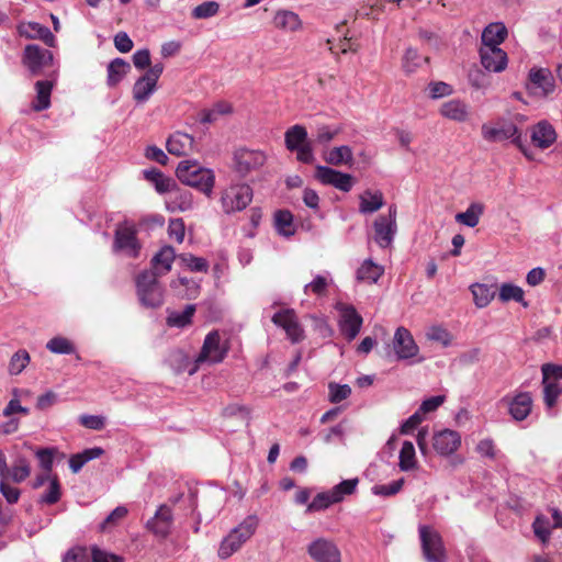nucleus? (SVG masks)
<instances>
[{"instance_id": "18", "label": "nucleus", "mask_w": 562, "mask_h": 562, "mask_svg": "<svg viewBox=\"0 0 562 562\" xmlns=\"http://www.w3.org/2000/svg\"><path fill=\"white\" fill-rule=\"evenodd\" d=\"M461 446V435L452 429H442L434 434L432 448L441 457L452 456Z\"/></svg>"}, {"instance_id": "27", "label": "nucleus", "mask_w": 562, "mask_h": 562, "mask_svg": "<svg viewBox=\"0 0 562 562\" xmlns=\"http://www.w3.org/2000/svg\"><path fill=\"white\" fill-rule=\"evenodd\" d=\"M557 138L553 126L547 121H540L532 128L531 140L539 148L550 147Z\"/></svg>"}, {"instance_id": "26", "label": "nucleus", "mask_w": 562, "mask_h": 562, "mask_svg": "<svg viewBox=\"0 0 562 562\" xmlns=\"http://www.w3.org/2000/svg\"><path fill=\"white\" fill-rule=\"evenodd\" d=\"M57 76V71H54L53 77ZM55 85V78L50 80H37L35 82L36 97L32 103V109L36 112L46 110L50 106V94Z\"/></svg>"}, {"instance_id": "50", "label": "nucleus", "mask_w": 562, "mask_h": 562, "mask_svg": "<svg viewBox=\"0 0 562 562\" xmlns=\"http://www.w3.org/2000/svg\"><path fill=\"white\" fill-rule=\"evenodd\" d=\"M127 513H128V510L125 506H117L100 524L99 529L102 532L111 530L112 528L117 526L127 516Z\"/></svg>"}, {"instance_id": "61", "label": "nucleus", "mask_w": 562, "mask_h": 562, "mask_svg": "<svg viewBox=\"0 0 562 562\" xmlns=\"http://www.w3.org/2000/svg\"><path fill=\"white\" fill-rule=\"evenodd\" d=\"M422 57L414 48H407L403 57V68L406 72L411 74L420 66Z\"/></svg>"}, {"instance_id": "58", "label": "nucleus", "mask_w": 562, "mask_h": 562, "mask_svg": "<svg viewBox=\"0 0 562 562\" xmlns=\"http://www.w3.org/2000/svg\"><path fill=\"white\" fill-rule=\"evenodd\" d=\"M404 485V479L393 481L390 484L374 485L371 488L372 494L389 497L397 494Z\"/></svg>"}, {"instance_id": "46", "label": "nucleus", "mask_w": 562, "mask_h": 562, "mask_svg": "<svg viewBox=\"0 0 562 562\" xmlns=\"http://www.w3.org/2000/svg\"><path fill=\"white\" fill-rule=\"evenodd\" d=\"M542 383L544 404L548 408H552L555 405L558 397L562 393V384L555 380L546 378H543Z\"/></svg>"}, {"instance_id": "16", "label": "nucleus", "mask_w": 562, "mask_h": 562, "mask_svg": "<svg viewBox=\"0 0 562 562\" xmlns=\"http://www.w3.org/2000/svg\"><path fill=\"white\" fill-rule=\"evenodd\" d=\"M315 178L321 183L326 186H333L334 188L342 192H349L355 184L351 175L344 173L341 171L322 165L316 166Z\"/></svg>"}, {"instance_id": "60", "label": "nucleus", "mask_w": 562, "mask_h": 562, "mask_svg": "<svg viewBox=\"0 0 562 562\" xmlns=\"http://www.w3.org/2000/svg\"><path fill=\"white\" fill-rule=\"evenodd\" d=\"M60 484L57 477H53L49 480L47 491L41 496V502L44 504H55L60 498Z\"/></svg>"}, {"instance_id": "25", "label": "nucleus", "mask_w": 562, "mask_h": 562, "mask_svg": "<svg viewBox=\"0 0 562 562\" xmlns=\"http://www.w3.org/2000/svg\"><path fill=\"white\" fill-rule=\"evenodd\" d=\"M482 136L487 142H499L514 137L519 138V133L517 126L513 123H506L501 126L483 124Z\"/></svg>"}, {"instance_id": "57", "label": "nucleus", "mask_w": 562, "mask_h": 562, "mask_svg": "<svg viewBox=\"0 0 562 562\" xmlns=\"http://www.w3.org/2000/svg\"><path fill=\"white\" fill-rule=\"evenodd\" d=\"M179 260L192 271L205 272L209 269V263L204 258L191 254H181Z\"/></svg>"}, {"instance_id": "42", "label": "nucleus", "mask_w": 562, "mask_h": 562, "mask_svg": "<svg viewBox=\"0 0 562 562\" xmlns=\"http://www.w3.org/2000/svg\"><path fill=\"white\" fill-rule=\"evenodd\" d=\"M170 286L177 292V294L181 297L186 299H194L199 293V284L183 277H179L173 280Z\"/></svg>"}, {"instance_id": "5", "label": "nucleus", "mask_w": 562, "mask_h": 562, "mask_svg": "<svg viewBox=\"0 0 562 562\" xmlns=\"http://www.w3.org/2000/svg\"><path fill=\"white\" fill-rule=\"evenodd\" d=\"M252 201V189L246 183H234L221 193V205L225 214L245 210Z\"/></svg>"}, {"instance_id": "7", "label": "nucleus", "mask_w": 562, "mask_h": 562, "mask_svg": "<svg viewBox=\"0 0 562 562\" xmlns=\"http://www.w3.org/2000/svg\"><path fill=\"white\" fill-rule=\"evenodd\" d=\"M423 554L427 562H446V552L439 532L430 527L422 525L418 528Z\"/></svg>"}, {"instance_id": "28", "label": "nucleus", "mask_w": 562, "mask_h": 562, "mask_svg": "<svg viewBox=\"0 0 562 562\" xmlns=\"http://www.w3.org/2000/svg\"><path fill=\"white\" fill-rule=\"evenodd\" d=\"M507 36V29L502 22L490 23L482 32L481 47H499Z\"/></svg>"}, {"instance_id": "52", "label": "nucleus", "mask_w": 562, "mask_h": 562, "mask_svg": "<svg viewBox=\"0 0 562 562\" xmlns=\"http://www.w3.org/2000/svg\"><path fill=\"white\" fill-rule=\"evenodd\" d=\"M220 12V3L216 1H205L196 5L191 15L193 19H210Z\"/></svg>"}, {"instance_id": "38", "label": "nucleus", "mask_w": 562, "mask_h": 562, "mask_svg": "<svg viewBox=\"0 0 562 562\" xmlns=\"http://www.w3.org/2000/svg\"><path fill=\"white\" fill-rule=\"evenodd\" d=\"M194 313V304L187 305L183 311H172L167 316V325L169 327L184 328L191 324Z\"/></svg>"}, {"instance_id": "17", "label": "nucleus", "mask_w": 562, "mask_h": 562, "mask_svg": "<svg viewBox=\"0 0 562 562\" xmlns=\"http://www.w3.org/2000/svg\"><path fill=\"white\" fill-rule=\"evenodd\" d=\"M508 414L516 422L525 420L531 413L533 401L529 392H519L514 395H506L502 398Z\"/></svg>"}, {"instance_id": "45", "label": "nucleus", "mask_w": 562, "mask_h": 562, "mask_svg": "<svg viewBox=\"0 0 562 562\" xmlns=\"http://www.w3.org/2000/svg\"><path fill=\"white\" fill-rule=\"evenodd\" d=\"M333 283L329 273L317 274L310 283L305 284V294H315L323 296L326 294L328 286Z\"/></svg>"}, {"instance_id": "63", "label": "nucleus", "mask_w": 562, "mask_h": 562, "mask_svg": "<svg viewBox=\"0 0 562 562\" xmlns=\"http://www.w3.org/2000/svg\"><path fill=\"white\" fill-rule=\"evenodd\" d=\"M79 423L88 429L101 430L105 426V418L99 415L83 414L79 416Z\"/></svg>"}, {"instance_id": "33", "label": "nucleus", "mask_w": 562, "mask_h": 562, "mask_svg": "<svg viewBox=\"0 0 562 562\" xmlns=\"http://www.w3.org/2000/svg\"><path fill=\"white\" fill-rule=\"evenodd\" d=\"M384 273V268L372 259H366L357 270V280L369 284L376 283Z\"/></svg>"}, {"instance_id": "31", "label": "nucleus", "mask_w": 562, "mask_h": 562, "mask_svg": "<svg viewBox=\"0 0 562 562\" xmlns=\"http://www.w3.org/2000/svg\"><path fill=\"white\" fill-rule=\"evenodd\" d=\"M323 159L331 166L352 165L353 153L347 145L336 146L323 153Z\"/></svg>"}, {"instance_id": "47", "label": "nucleus", "mask_w": 562, "mask_h": 562, "mask_svg": "<svg viewBox=\"0 0 562 562\" xmlns=\"http://www.w3.org/2000/svg\"><path fill=\"white\" fill-rule=\"evenodd\" d=\"M359 480L357 477L344 480L339 484L335 485L330 488L331 497L337 503H340L345 499L346 496L351 495L356 492Z\"/></svg>"}, {"instance_id": "22", "label": "nucleus", "mask_w": 562, "mask_h": 562, "mask_svg": "<svg viewBox=\"0 0 562 562\" xmlns=\"http://www.w3.org/2000/svg\"><path fill=\"white\" fill-rule=\"evenodd\" d=\"M482 66L493 72H501L507 67V54L501 47H481Z\"/></svg>"}, {"instance_id": "2", "label": "nucleus", "mask_w": 562, "mask_h": 562, "mask_svg": "<svg viewBox=\"0 0 562 562\" xmlns=\"http://www.w3.org/2000/svg\"><path fill=\"white\" fill-rule=\"evenodd\" d=\"M228 350L229 345L227 339H224L218 330L210 331L204 338L199 355L193 360L190 375H193L204 363H221L226 358Z\"/></svg>"}, {"instance_id": "48", "label": "nucleus", "mask_w": 562, "mask_h": 562, "mask_svg": "<svg viewBox=\"0 0 562 562\" xmlns=\"http://www.w3.org/2000/svg\"><path fill=\"white\" fill-rule=\"evenodd\" d=\"M471 292L473 294L475 305L480 308L487 306L495 295L491 286L480 283L473 284L471 286Z\"/></svg>"}, {"instance_id": "37", "label": "nucleus", "mask_w": 562, "mask_h": 562, "mask_svg": "<svg viewBox=\"0 0 562 562\" xmlns=\"http://www.w3.org/2000/svg\"><path fill=\"white\" fill-rule=\"evenodd\" d=\"M167 363L176 373L188 372L190 375L193 361L183 350L175 349L168 355Z\"/></svg>"}, {"instance_id": "39", "label": "nucleus", "mask_w": 562, "mask_h": 562, "mask_svg": "<svg viewBox=\"0 0 562 562\" xmlns=\"http://www.w3.org/2000/svg\"><path fill=\"white\" fill-rule=\"evenodd\" d=\"M131 65L122 59L115 58L108 66V85L116 86L130 71Z\"/></svg>"}, {"instance_id": "44", "label": "nucleus", "mask_w": 562, "mask_h": 562, "mask_svg": "<svg viewBox=\"0 0 562 562\" xmlns=\"http://www.w3.org/2000/svg\"><path fill=\"white\" fill-rule=\"evenodd\" d=\"M144 176L159 193L170 192L175 182L156 169L145 170Z\"/></svg>"}, {"instance_id": "23", "label": "nucleus", "mask_w": 562, "mask_h": 562, "mask_svg": "<svg viewBox=\"0 0 562 562\" xmlns=\"http://www.w3.org/2000/svg\"><path fill=\"white\" fill-rule=\"evenodd\" d=\"M439 113L448 120L463 123L470 119L471 111L465 102L452 99L441 104Z\"/></svg>"}, {"instance_id": "35", "label": "nucleus", "mask_w": 562, "mask_h": 562, "mask_svg": "<svg viewBox=\"0 0 562 562\" xmlns=\"http://www.w3.org/2000/svg\"><path fill=\"white\" fill-rule=\"evenodd\" d=\"M285 147L290 151L307 143V131L303 125H293L284 134Z\"/></svg>"}, {"instance_id": "40", "label": "nucleus", "mask_w": 562, "mask_h": 562, "mask_svg": "<svg viewBox=\"0 0 562 562\" xmlns=\"http://www.w3.org/2000/svg\"><path fill=\"white\" fill-rule=\"evenodd\" d=\"M274 227L277 232L284 236L290 237L295 233L293 223V215L290 211L280 210L274 214Z\"/></svg>"}, {"instance_id": "30", "label": "nucleus", "mask_w": 562, "mask_h": 562, "mask_svg": "<svg viewBox=\"0 0 562 562\" xmlns=\"http://www.w3.org/2000/svg\"><path fill=\"white\" fill-rule=\"evenodd\" d=\"M176 258L175 250L171 246L162 247L151 259V270L157 277L164 276L171 270L172 262Z\"/></svg>"}, {"instance_id": "32", "label": "nucleus", "mask_w": 562, "mask_h": 562, "mask_svg": "<svg viewBox=\"0 0 562 562\" xmlns=\"http://www.w3.org/2000/svg\"><path fill=\"white\" fill-rule=\"evenodd\" d=\"M359 212L362 214H371L379 211L383 204L384 199L381 191L367 190L359 196Z\"/></svg>"}, {"instance_id": "51", "label": "nucleus", "mask_w": 562, "mask_h": 562, "mask_svg": "<svg viewBox=\"0 0 562 562\" xmlns=\"http://www.w3.org/2000/svg\"><path fill=\"white\" fill-rule=\"evenodd\" d=\"M46 348L57 355H70L75 352V346L74 344L61 336H57L48 340L46 344Z\"/></svg>"}, {"instance_id": "9", "label": "nucleus", "mask_w": 562, "mask_h": 562, "mask_svg": "<svg viewBox=\"0 0 562 562\" xmlns=\"http://www.w3.org/2000/svg\"><path fill=\"white\" fill-rule=\"evenodd\" d=\"M164 71V65L157 63L149 67V69L139 77L133 87V98L137 103L148 101L151 94L156 91L157 82Z\"/></svg>"}, {"instance_id": "56", "label": "nucleus", "mask_w": 562, "mask_h": 562, "mask_svg": "<svg viewBox=\"0 0 562 562\" xmlns=\"http://www.w3.org/2000/svg\"><path fill=\"white\" fill-rule=\"evenodd\" d=\"M351 394V387L348 384L329 383L328 384V396L331 403H340L348 398Z\"/></svg>"}, {"instance_id": "12", "label": "nucleus", "mask_w": 562, "mask_h": 562, "mask_svg": "<svg viewBox=\"0 0 562 562\" xmlns=\"http://www.w3.org/2000/svg\"><path fill=\"white\" fill-rule=\"evenodd\" d=\"M527 89L530 94L546 98L555 89L554 78L548 68L533 67L529 70Z\"/></svg>"}, {"instance_id": "43", "label": "nucleus", "mask_w": 562, "mask_h": 562, "mask_svg": "<svg viewBox=\"0 0 562 562\" xmlns=\"http://www.w3.org/2000/svg\"><path fill=\"white\" fill-rule=\"evenodd\" d=\"M524 290L513 283H503L499 286L498 299L504 303L515 301L521 303L524 306H527V303L524 301Z\"/></svg>"}, {"instance_id": "54", "label": "nucleus", "mask_w": 562, "mask_h": 562, "mask_svg": "<svg viewBox=\"0 0 562 562\" xmlns=\"http://www.w3.org/2000/svg\"><path fill=\"white\" fill-rule=\"evenodd\" d=\"M8 474L11 476V479L15 483H21L26 477L30 476V474H31V467H30L29 462L25 459L20 458L19 460H16V462L9 470Z\"/></svg>"}, {"instance_id": "6", "label": "nucleus", "mask_w": 562, "mask_h": 562, "mask_svg": "<svg viewBox=\"0 0 562 562\" xmlns=\"http://www.w3.org/2000/svg\"><path fill=\"white\" fill-rule=\"evenodd\" d=\"M140 244L137 239V229L131 223L117 225L114 235L113 251L123 254L130 258H136L139 255Z\"/></svg>"}, {"instance_id": "8", "label": "nucleus", "mask_w": 562, "mask_h": 562, "mask_svg": "<svg viewBox=\"0 0 562 562\" xmlns=\"http://www.w3.org/2000/svg\"><path fill=\"white\" fill-rule=\"evenodd\" d=\"M22 61L32 76H40L46 67L54 65V55L48 49L31 44L25 46Z\"/></svg>"}, {"instance_id": "53", "label": "nucleus", "mask_w": 562, "mask_h": 562, "mask_svg": "<svg viewBox=\"0 0 562 562\" xmlns=\"http://www.w3.org/2000/svg\"><path fill=\"white\" fill-rule=\"evenodd\" d=\"M334 504H336V502L334 501V497H331L330 491L322 492L318 493L307 505L306 512H321Z\"/></svg>"}, {"instance_id": "29", "label": "nucleus", "mask_w": 562, "mask_h": 562, "mask_svg": "<svg viewBox=\"0 0 562 562\" xmlns=\"http://www.w3.org/2000/svg\"><path fill=\"white\" fill-rule=\"evenodd\" d=\"M169 212H187L194 207L193 195L188 190H176L166 200Z\"/></svg>"}, {"instance_id": "24", "label": "nucleus", "mask_w": 562, "mask_h": 562, "mask_svg": "<svg viewBox=\"0 0 562 562\" xmlns=\"http://www.w3.org/2000/svg\"><path fill=\"white\" fill-rule=\"evenodd\" d=\"M19 32L26 38H38L47 46H56V37L50 30L37 22H27L19 25Z\"/></svg>"}, {"instance_id": "11", "label": "nucleus", "mask_w": 562, "mask_h": 562, "mask_svg": "<svg viewBox=\"0 0 562 562\" xmlns=\"http://www.w3.org/2000/svg\"><path fill=\"white\" fill-rule=\"evenodd\" d=\"M396 213V206L392 205L389 207L387 215H380L373 223L374 240L382 248H386L393 243L397 231Z\"/></svg>"}, {"instance_id": "15", "label": "nucleus", "mask_w": 562, "mask_h": 562, "mask_svg": "<svg viewBox=\"0 0 562 562\" xmlns=\"http://www.w3.org/2000/svg\"><path fill=\"white\" fill-rule=\"evenodd\" d=\"M392 345L395 359L398 361L413 359L419 353V347L405 327H398L395 330Z\"/></svg>"}, {"instance_id": "14", "label": "nucleus", "mask_w": 562, "mask_h": 562, "mask_svg": "<svg viewBox=\"0 0 562 562\" xmlns=\"http://www.w3.org/2000/svg\"><path fill=\"white\" fill-rule=\"evenodd\" d=\"M272 322L276 326L282 328L286 337L293 342H300L304 339V329L301 326L294 310L286 308L277 312L272 316Z\"/></svg>"}, {"instance_id": "34", "label": "nucleus", "mask_w": 562, "mask_h": 562, "mask_svg": "<svg viewBox=\"0 0 562 562\" xmlns=\"http://www.w3.org/2000/svg\"><path fill=\"white\" fill-rule=\"evenodd\" d=\"M273 24L277 29L294 32L301 27L299 15L290 10H279L273 16Z\"/></svg>"}, {"instance_id": "4", "label": "nucleus", "mask_w": 562, "mask_h": 562, "mask_svg": "<svg viewBox=\"0 0 562 562\" xmlns=\"http://www.w3.org/2000/svg\"><path fill=\"white\" fill-rule=\"evenodd\" d=\"M138 300L145 307H159L164 303V290L153 271H144L136 279Z\"/></svg>"}, {"instance_id": "36", "label": "nucleus", "mask_w": 562, "mask_h": 562, "mask_svg": "<svg viewBox=\"0 0 562 562\" xmlns=\"http://www.w3.org/2000/svg\"><path fill=\"white\" fill-rule=\"evenodd\" d=\"M483 212L484 205L479 202H473L464 212L458 213L456 215V221L462 225L472 228L479 224L480 217L482 216Z\"/></svg>"}, {"instance_id": "19", "label": "nucleus", "mask_w": 562, "mask_h": 562, "mask_svg": "<svg viewBox=\"0 0 562 562\" xmlns=\"http://www.w3.org/2000/svg\"><path fill=\"white\" fill-rule=\"evenodd\" d=\"M307 552L315 562H341L338 547L330 540L318 538L307 548Z\"/></svg>"}, {"instance_id": "20", "label": "nucleus", "mask_w": 562, "mask_h": 562, "mask_svg": "<svg viewBox=\"0 0 562 562\" xmlns=\"http://www.w3.org/2000/svg\"><path fill=\"white\" fill-rule=\"evenodd\" d=\"M173 525V514L168 505H160L155 515L147 521V529L156 537L167 538Z\"/></svg>"}, {"instance_id": "62", "label": "nucleus", "mask_w": 562, "mask_h": 562, "mask_svg": "<svg viewBox=\"0 0 562 562\" xmlns=\"http://www.w3.org/2000/svg\"><path fill=\"white\" fill-rule=\"evenodd\" d=\"M90 560H92L91 553L87 548L75 547L65 554L63 562H90Z\"/></svg>"}, {"instance_id": "64", "label": "nucleus", "mask_w": 562, "mask_h": 562, "mask_svg": "<svg viewBox=\"0 0 562 562\" xmlns=\"http://www.w3.org/2000/svg\"><path fill=\"white\" fill-rule=\"evenodd\" d=\"M91 558L92 562H123L121 557L101 550L97 547L91 549Z\"/></svg>"}, {"instance_id": "1", "label": "nucleus", "mask_w": 562, "mask_h": 562, "mask_svg": "<svg viewBox=\"0 0 562 562\" xmlns=\"http://www.w3.org/2000/svg\"><path fill=\"white\" fill-rule=\"evenodd\" d=\"M176 175L178 179L207 196L211 195L215 177L211 169L202 167L196 160H182L179 162Z\"/></svg>"}, {"instance_id": "3", "label": "nucleus", "mask_w": 562, "mask_h": 562, "mask_svg": "<svg viewBox=\"0 0 562 562\" xmlns=\"http://www.w3.org/2000/svg\"><path fill=\"white\" fill-rule=\"evenodd\" d=\"M259 525L257 515L247 516L238 526L221 541L217 554L221 559H227L237 552L243 544L256 532Z\"/></svg>"}, {"instance_id": "49", "label": "nucleus", "mask_w": 562, "mask_h": 562, "mask_svg": "<svg viewBox=\"0 0 562 562\" xmlns=\"http://www.w3.org/2000/svg\"><path fill=\"white\" fill-rule=\"evenodd\" d=\"M30 363V355L26 350L21 349L14 352L10 359L8 371L11 375L20 374Z\"/></svg>"}, {"instance_id": "41", "label": "nucleus", "mask_w": 562, "mask_h": 562, "mask_svg": "<svg viewBox=\"0 0 562 562\" xmlns=\"http://www.w3.org/2000/svg\"><path fill=\"white\" fill-rule=\"evenodd\" d=\"M401 471L408 472L417 468L416 452L413 442L404 441L398 456Z\"/></svg>"}, {"instance_id": "55", "label": "nucleus", "mask_w": 562, "mask_h": 562, "mask_svg": "<svg viewBox=\"0 0 562 562\" xmlns=\"http://www.w3.org/2000/svg\"><path fill=\"white\" fill-rule=\"evenodd\" d=\"M536 537L543 543L548 542L551 536V522L543 516H538L532 524Z\"/></svg>"}, {"instance_id": "59", "label": "nucleus", "mask_w": 562, "mask_h": 562, "mask_svg": "<svg viewBox=\"0 0 562 562\" xmlns=\"http://www.w3.org/2000/svg\"><path fill=\"white\" fill-rule=\"evenodd\" d=\"M427 339L437 341L442 346L447 347L451 344L452 336L450 333L441 326H431L426 333Z\"/></svg>"}, {"instance_id": "21", "label": "nucleus", "mask_w": 562, "mask_h": 562, "mask_svg": "<svg viewBox=\"0 0 562 562\" xmlns=\"http://www.w3.org/2000/svg\"><path fill=\"white\" fill-rule=\"evenodd\" d=\"M166 147L168 153L175 156H188L196 150L193 136L182 132L171 134L167 139Z\"/></svg>"}, {"instance_id": "10", "label": "nucleus", "mask_w": 562, "mask_h": 562, "mask_svg": "<svg viewBox=\"0 0 562 562\" xmlns=\"http://www.w3.org/2000/svg\"><path fill=\"white\" fill-rule=\"evenodd\" d=\"M233 160L235 171L239 176L246 177L261 168L267 160V156L261 150L239 148L234 153Z\"/></svg>"}, {"instance_id": "13", "label": "nucleus", "mask_w": 562, "mask_h": 562, "mask_svg": "<svg viewBox=\"0 0 562 562\" xmlns=\"http://www.w3.org/2000/svg\"><path fill=\"white\" fill-rule=\"evenodd\" d=\"M336 310L339 312V328L342 335L349 340H353L360 333L362 317L352 305L337 303Z\"/></svg>"}]
</instances>
